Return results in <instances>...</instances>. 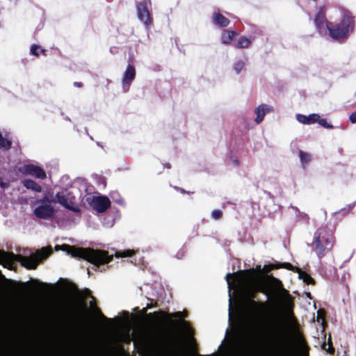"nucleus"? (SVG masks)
Here are the masks:
<instances>
[{
  "instance_id": "nucleus-1",
  "label": "nucleus",
  "mask_w": 356,
  "mask_h": 356,
  "mask_svg": "<svg viewBox=\"0 0 356 356\" xmlns=\"http://www.w3.org/2000/svg\"><path fill=\"white\" fill-rule=\"evenodd\" d=\"M315 24L321 34L328 30L332 38L339 39L345 38L353 31L354 19L350 13L343 11L342 19L335 26H331L325 19L324 8H322L315 17Z\"/></svg>"
},
{
  "instance_id": "nucleus-2",
  "label": "nucleus",
  "mask_w": 356,
  "mask_h": 356,
  "mask_svg": "<svg viewBox=\"0 0 356 356\" xmlns=\"http://www.w3.org/2000/svg\"><path fill=\"white\" fill-rule=\"evenodd\" d=\"M58 247L59 249L66 252L72 257L82 259L97 266L108 264L113 260V255H109L106 250L77 248L67 244H63Z\"/></svg>"
},
{
  "instance_id": "nucleus-3",
  "label": "nucleus",
  "mask_w": 356,
  "mask_h": 356,
  "mask_svg": "<svg viewBox=\"0 0 356 356\" xmlns=\"http://www.w3.org/2000/svg\"><path fill=\"white\" fill-rule=\"evenodd\" d=\"M333 244L332 233L326 228H319L314 234L312 246L319 258L322 257L326 251L331 250Z\"/></svg>"
},
{
  "instance_id": "nucleus-4",
  "label": "nucleus",
  "mask_w": 356,
  "mask_h": 356,
  "mask_svg": "<svg viewBox=\"0 0 356 356\" xmlns=\"http://www.w3.org/2000/svg\"><path fill=\"white\" fill-rule=\"evenodd\" d=\"M165 315L168 316V319L166 320L167 321L172 324L179 325L184 333L191 338V341L195 342V339L193 338L194 330L191 327L188 321L181 319L188 316L187 312L184 311L176 312L174 313H165L164 316Z\"/></svg>"
},
{
  "instance_id": "nucleus-5",
  "label": "nucleus",
  "mask_w": 356,
  "mask_h": 356,
  "mask_svg": "<svg viewBox=\"0 0 356 356\" xmlns=\"http://www.w3.org/2000/svg\"><path fill=\"white\" fill-rule=\"evenodd\" d=\"M50 253L51 251L48 252L46 248H42L29 256L19 255L18 260L21 263V265L26 269L35 270L37 268L40 262L42 259L47 258Z\"/></svg>"
},
{
  "instance_id": "nucleus-6",
  "label": "nucleus",
  "mask_w": 356,
  "mask_h": 356,
  "mask_svg": "<svg viewBox=\"0 0 356 356\" xmlns=\"http://www.w3.org/2000/svg\"><path fill=\"white\" fill-rule=\"evenodd\" d=\"M154 343L159 347L172 348L175 345V338L166 330L159 332L154 338Z\"/></svg>"
},
{
  "instance_id": "nucleus-7",
  "label": "nucleus",
  "mask_w": 356,
  "mask_h": 356,
  "mask_svg": "<svg viewBox=\"0 0 356 356\" xmlns=\"http://www.w3.org/2000/svg\"><path fill=\"white\" fill-rule=\"evenodd\" d=\"M53 202H58L65 209L72 211L75 213L80 212V209L76 205L72 198H69L68 196L63 192H58Z\"/></svg>"
},
{
  "instance_id": "nucleus-8",
  "label": "nucleus",
  "mask_w": 356,
  "mask_h": 356,
  "mask_svg": "<svg viewBox=\"0 0 356 356\" xmlns=\"http://www.w3.org/2000/svg\"><path fill=\"white\" fill-rule=\"evenodd\" d=\"M111 201L106 196H95L90 202V206L97 213H104L111 207Z\"/></svg>"
},
{
  "instance_id": "nucleus-9",
  "label": "nucleus",
  "mask_w": 356,
  "mask_h": 356,
  "mask_svg": "<svg viewBox=\"0 0 356 356\" xmlns=\"http://www.w3.org/2000/svg\"><path fill=\"white\" fill-rule=\"evenodd\" d=\"M19 170L24 175H32L38 179H44L47 177L45 171L33 164L24 165Z\"/></svg>"
},
{
  "instance_id": "nucleus-10",
  "label": "nucleus",
  "mask_w": 356,
  "mask_h": 356,
  "mask_svg": "<svg viewBox=\"0 0 356 356\" xmlns=\"http://www.w3.org/2000/svg\"><path fill=\"white\" fill-rule=\"evenodd\" d=\"M137 15L138 19L147 26L149 27L152 24V18L150 13L147 8V5L140 2L136 5Z\"/></svg>"
},
{
  "instance_id": "nucleus-11",
  "label": "nucleus",
  "mask_w": 356,
  "mask_h": 356,
  "mask_svg": "<svg viewBox=\"0 0 356 356\" xmlns=\"http://www.w3.org/2000/svg\"><path fill=\"white\" fill-rule=\"evenodd\" d=\"M54 208L49 204H42L37 207L34 211V215L40 219H49L55 214Z\"/></svg>"
},
{
  "instance_id": "nucleus-12",
  "label": "nucleus",
  "mask_w": 356,
  "mask_h": 356,
  "mask_svg": "<svg viewBox=\"0 0 356 356\" xmlns=\"http://www.w3.org/2000/svg\"><path fill=\"white\" fill-rule=\"evenodd\" d=\"M274 111V108L272 106L266 104H261L259 105L254 109V114L256 118L254 122L256 124H259L261 123L266 114L270 113Z\"/></svg>"
},
{
  "instance_id": "nucleus-13",
  "label": "nucleus",
  "mask_w": 356,
  "mask_h": 356,
  "mask_svg": "<svg viewBox=\"0 0 356 356\" xmlns=\"http://www.w3.org/2000/svg\"><path fill=\"white\" fill-rule=\"evenodd\" d=\"M136 77V70L134 65L133 59L130 58L128 61L127 67L123 74L122 85L124 86H129L131 83Z\"/></svg>"
},
{
  "instance_id": "nucleus-14",
  "label": "nucleus",
  "mask_w": 356,
  "mask_h": 356,
  "mask_svg": "<svg viewBox=\"0 0 356 356\" xmlns=\"http://www.w3.org/2000/svg\"><path fill=\"white\" fill-rule=\"evenodd\" d=\"M274 268H286L290 270H296L299 274V278L302 280L305 283L309 284H312L314 282L313 279L309 275H307L306 273L302 271L301 270H300L298 268H294L289 263H282V264H278L277 266H275Z\"/></svg>"
},
{
  "instance_id": "nucleus-15",
  "label": "nucleus",
  "mask_w": 356,
  "mask_h": 356,
  "mask_svg": "<svg viewBox=\"0 0 356 356\" xmlns=\"http://www.w3.org/2000/svg\"><path fill=\"white\" fill-rule=\"evenodd\" d=\"M296 118V120L301 124H311L317 122L318 120V114L312 113L309 115L297 114Z\"/></svg>"
},
{
  "instance_id": "nucleus-16",
  "label": "nucleus",
  "mask_w": 356,
  "mask_h": 356,
  "mask_svg": "<svg viewBox=\"0 0 356 356\" xmlns=\"http://www.w3.org/2000/svg\"><path fill=\"white\" fill-rule=\"evenodd\" d=\"M23 185L24 187H26L27 189H31L35 192H41L42 191V187L36 183L35 181L27 179H24L23 181Z\"/></svg>"
},
{
  "instance_id": "nucleus-17",
  "label": "nucleus",
  "mask_w": 356,
  "mask_h": 356,
  "mask_svg": "<svg viewBox=\"0 0 356 356\" xmlns=\"http://www.w3.org/2000/svg\"><path fill=\"white\" fill-rule=\"evenodd\" d=\"M226 163L227 165L232 167H238L239 165V161L238 159V156L236 154L231 152L229 155L227 156Z\"/></svg>"
},
{
  "instance_id": "nucleus-18",
  "label": "nucleus",
  "mask_w": 356,
  "mask_h": 356,
  "mask_svg": "<svg viewBox=\"0 0 356 356\" xmlns=\"http://www.w3.org/2000/svg\"><path fill=\"white\" fill-rule=\"evenodd\" d=\"M252 42V39L245 38V37H241L236 44V47L238 48H248Z\"/></svg>"
},
{
  "instance_id": "nucleus-19",
  "label": "nucleus",
  "mask_w": 356,
  "mask_h": 356,
  "mask_svg": "<svg viewBox=\"0 0 356 356\" xmlns=\"http://www.w3.org/2000/svg\"><path fill=\"white\" fill-rule=\"evenodd\" d=\"M136 254V252L133 250H125L123 251H118L115 252V256L117 258L120 257H131Z\"/></svg>"
},
{
  "instance_id": "nucleus-20",
  "label": "nucleus",
  "mask_w": 356,
  "mask_h": 356,
  "mask_svg": "<svg viewBox=\"0 0 356 356\" xmlns=\"http://www.w3.org/2000/svg\"><path fill=\"white\" fill-rule=\"evenodd\" d=\"M12 145V142L5 138L3 137L2 134L0 133V148H3L4 149H10Z\"/></svg>"
},
{
  "instance_id": "nucleus-21",
  "label": "nucleus",
  "mask_w": 356,
  "mask_h": 356,
  "mask_svg": "<svg viewBox=\"0 0 356 356\" xmlns=\"http://www.w3.org/2000/svg\"><path fill=\"white\" fill-rule=\"evenodd\" d=\"M147 308L145 307L141 310V313L143 314H146L147 318H157L159 315L164 316L165 314V313L162 311L154 312L153 313L147 314Z\"/></svg>"
},
{
  "instance_id": "nucleus-22",
  "label": "nucleus",
  "mask_w": 356,
  "mask_h": 356,
  "mask_svg": "<svg viewBox=\"0 0 356 356\" xmlns=\"http://www.w3.org/2000/svg\"><path fill=\"white\" fill-rule=\"evenodd\" d=\"M245 65V60H240L234 64V70L236 74H239Z\"/></svg>"
},
{
  "instance_id": "nucleus-23",
  "label": "nucleus",
  "mask_w": 356,
  "mask_h": 356,
  "mask_svg": "<svg viewBox=\"0 0 356 356\" xmlns=\"http://www.w3.org/2000/svg\"><path fill=\"white\" fill-rule=\"evenodd\" d=\"M299 157H300L301 163L303 165L307 164L309 163V161H310V156L308 154L303 152L302 151L299 152Z\"/></svg>"
},
{
  "instance_id": "nucleus-24",
  "label": "nucleus",
  "mask_w": 356,
  "mask_h": 356,
  "mask_svg": "<svg viewBox=\"0 0 356 356\" xmlns=\"http://www.w3.org/2000/svg\"><path fill=\"white\" fill-rule=\"evenodd\" d=\"M236 33L234 31H227V34L224 33V43H228L236 35Z\"/></svg>"
},
{
  "instance_id": "nucleus-25",
  "label": "nucleus",
  "mask_w": 356,
  "mask_h": 356,
  "mask_svg": "<svg viewBox=\"0 0 356 356\" xmlns=\"http://www.w3.org/2000/svg\"><path fill=\"white\" fill-rule=\"evenodd\" d=\"M271 284L277 290L282 289V284L280 280L272 277L270 278Z\"/></svg>"
},
{
  "instance_id": "nucleus-26",
  "label": "nucleus",
  "mask_w": 356,
  "mask_h": 356,
  "mask_svg": "<svg viewBox=\"0 0 356 356\" xmlns=\"http://www.w3.org/2000/svg\"><path fill=\"white\" fill-rule=\"evenodd\" d=\"M316 122H318L321 127L327 129H332L333 127L332 125L328 123L325 119L321 118L319 115L318 120Z\"/></svg>"
},
{
  "instance_id": "nucleus-27",
  "label": "nucleus",
  "mask_w": 356,
  "mask_h": 356,
  "mask_svg": "<svg viewBox=\"0 0 356 356\" xmlns=\"http://www.w3.org/2000/svg\"><path fill=\"white\" fill-rule=\"evenodd\" d=\"M40 46H38L37 44H32L31 47L30 51L32 55L38 56L40 55Z\"/></svg>"
},
{
  "instance_id": "nucleus-28",
  "label": "nucleus",
  "mask_w": 356,
  "mask_h": 356,
  "mask_svg": "<svg viewBox=\"0 0 356 356\" xmlns=\"http://www.w3.org/2000/svg\"><path fill=\"white\" fill-rule=\"evenodd\" d=\"M213 21L216 24L222 26V15L220 13H217L213 19Z\"/></svg>"
},
{
  "instance_id": "nucleus-29",
  "label": "nucleus",
  "mask_w": 356,
  "mask_h": 356,
  "mask_svg": "<svg viewBox=\"0 0 356 356\" xmlns=\"http://www.w3.org/2000/svg\"><path fill=\"white\" fill-rule=\"evenodd\" d=\"M198 356H222V341H221L220 344L218 346L217 353H213V354L209 355H199Z\"/></svg>"
},
{
  "instance_id": "nucleus-30",
  "label": "nucleus",
  "mask_w": 356,
  "mask_h": 356,
  "mask_svg": "<svg viewBox=\"0 0 356 356\" xmlns=\"http://www.w3.org/2000/svg\"><path fill=\"white\" fill-rule=\"evenodd\" d=\"M222 211L220 210H214L212 211L211 215L214 219H220L222 216Z\"/></svg>"
},
{
  "instance_id": "nucleus-31",
  "label": "nucleus",
  "mask_w": 356,
  "mask_h": 356,
  "mask_svg": "<svg viewBox=\"0 0 356 356\" xmlns=\"http://www.w3.org/2000/svg\"><path fill=\"white\" fill-rule=\"evenodd\" d=\"M174 188L177 191L181 193V194H192V193H193V192L186 191L185 189L181 188L178 187V186H175Z\"/></svg>"
},
{
  "instance_id": "nucleus-32",
  "label": "nucleus",
  "mask_w": 356,
  "mask_h": 356,
  "mask_svg": "<svg viewBox=\"0 0 356 356\" xmlns=\"http://www.w3.org/2000/svg\"><path fill=\"white\" fill-rule=\"evenodd\" d=\"M96 311L99 316L100 318H102V320L104 321H111V318H108L107 317H106L103 314L102 312H101V310L99 309V308H96Z\"/></svg>"
},
{
  "instance_id": "nucleus-33",
  "label": "nucleus",
  "mask_w": 356,
  "mask_h": 356,
  "mask_svg": "<svg viewBox=\"0 0 356 356\" xmlns=\"http://www.w3.org/2000/svg\"><path fill=\"white\" fill-rule=\"evenodd\" d=\"M349 120L352 123H356V111L350 114Z\"/></svg>"
},
{
  "instance_id": "nucleus-34",
  "label": "nucleus",
  "mask_w": 356,
  "mask_h": 356,
  "mask_svg": "<svg viewBox=\"0 0 356 356\" xmlns=\"http://www.w3.org/2000/svg\"><path fill=\"white\" fill-rule=\"evenodd\" d=\"M38 202L44 203L47 202H53V200H49L47 197L44 196L42 199L38 200Z\"/></svg>"
},
{
  "instance_id": "nucleus-35",
  "label": "nucleus",
  "mask_w": 356,
  "mask_h": 356,
  "mask_svg": "<svg viewBox=\"0 0 356 356\" xmlns=\"http://www.w3.org/2000/svg\"><path fill=\"white\" fill-rule=\"evenodd\" d=\"M328 341H329V343H328V348H327V344L325 343H324L323 345H322V348L324 350H328L329 349H330L332 348V346H331V339H330V337L328 339Z\"/></svg>"
},
{
  "instance_id": "nucleus-36",
  "label": "nucleus",
  "mask_w": 356,
  "mask_h": 356,
  "mask_svg": "<svg viewBox=\"0 0 356 356\" xmlns=\"http://www.w3.org/2000/svg\"><path fill=\"white\" fill-rule=\"evenodd\" d=\"M286 304L287 307H289V309H291L293 305L292 302L290 300V297H289V294L287 295V299L286 300Z\"/></svg>"
},
{
  "instance_id": "nucleus-37",
  "label": "nucleus",
  "mask_w": 356,
  "mask_h": 356,
  "mask_svg": "<svg viewBox=\"0 0 356 356\" xmlns=\"http://www.w3.org/2000/svg\"><path fill=\"white\" fill-rule=\"evenodd\" d=\"M227 334H224V356H227V347H226Z\"/></svg>"
},
{
  "instance_id": "nucleus-38",
  "label": "nucleus",
  "mask_w": 356,
  "mask_h": 356,
  "mask_svg": "<svg viewBox=\"0 0 356 356\" xmlns=\"http://www.w3.org/2000/svg\"><path fill=\"white\" fill-rule=\"evenodd\" d=\"M74 86L77 88H81L83 87V84L81 82L76 81L74 82Z\"/></svg>"
},
{
  "instance_id": "nucleus-39",
  "label": "nucleus",
  "mask_w": 356,
  "mask_h": 356,
  "mask_svg": "<svg viewBox=\"0 0 356 356\" xmlns=\"http://www.w3.org/2000/svg\"><path fill=\"white\" fill-rule=\"evenodd\" d=\"M33 282H34L35 283H36L38 285H40V286H47V284H45V283H44V282H39V281H38V280H33Z\"/></svg>"
},
{
  "instance_id": "nucleus-40",
  "label": "nucleus",
  "mask_w": 356,
  "mask_h": 356,
  "mask_svg": "<svg viewBox=\"0 0 356 356\" xmlns=\"http://www.w3.org/2000/svg\"><path fill=\"white\" fill-rule=\"evenodd\" d=\"M0 186H1L2 188H6V187H8V184H6V183H3V181H0Z\"/></svg>"
},
{
  "instance_id": "nucleus-41",
  "label": "nucleus",
  "mask_w": 356,
  "mask_h": 356,
  "mask_svg": "<svg viewBox=\"0 0 356 356\" xmlns=\"http://www.w3.org/2000/svg\"><path fill=\"white\" fill-rule=\"evenodd\" d=\"M47 50L44 49H40V53H41L42 55L44 56H46L47 55Z\"/></svg>"
},
{
  "instance_id": "nucleus-42",
  "label": "nucleus",
  "mask_w": 356,
  "mask_h": 356,
  "mask_svg": "<svg viewBox=\"0 0 356 356\" xmlns=\"http://www.w3.org/2000/svg\"><path fill=\"white\" fill-rule=\"evenodd\" d=\"M229 23V19L224 17V27L227 26Z\"/></svg>"
},
{
  "instance_id": "nucleus-43",
  "label": "nucleus",
  "mask_w": 356,
  "mask_h": 356,
  "mask_svg": "<svg viewBox=\"0 0 356 356\" xmlns=\"http://www.w3.org/2000/svg\"><path fill=\"white\" fill-rule=\"evenodd\" d=\"M354 206H355V204H350V205H348V210L349 211V210L352 209L354 207Z\"/></svg>"
},
{
  "instance_id": "nucleus-44",
  "label": "nucleus",
  "mask_w": 356,
  "mask_h": 356,
  "mask_svg": "<svg viewBox=\"0 0 356 356\" xmlns=\"http://www.w3.org/2000/svg\"><path fill=\"white\" fill-rule=\"evenodd\" d=\"M300 343H301V346H302V349L303 350L305 349L306 347H305V343L303 341H301Z\"/></svg>"
},
{
  "instance_id": "nucleus-45",
  "label": "nucleus",
  "mask_w": 356,
  "mask_h": 356,
  "mask_svg": "<svg viewBox=\"0 0 356 356\" xmlns=\"http://www.w3.org/2000/svg\"><path fill=\"white\" fill-rule=\"evenodd\" d=\"M229 275H230V274H228V275H227V283H228L229 286L230 285V282H229Z\"/></svg>"
},
{
  "instance_id": "nucleus-46",
  "label": "nucleus",
  "mask_w": 356,
  "mask_h": 356,
  "mask_svg": "<svg viewBox=\"0 0 356 356\" xmlns=\"http://www.w3.org/2000/svg\"><path fill=\"white\" fill-rule=\"evenodd\" d=\"M152 304H147L146 308H147V309H148L152 308Z\"/></svg>"
},
{
  "instance_id": "nucleus-47",
  "label": "nucleus",
  "mask_w": 356,
  "mask_h": 356,
  "mask_svg": "<svg viewBox=\"0 0 356 356\" xmlns=\"http://www.w3.org/2000/svg\"><path fill=\"white\" fill-rule=\"evenodd\" d=\"M90 305L91 306H95V302H90Z\"/></svg>"
},
{
  "instance_id": "nucleus-48",
  "label": "nucleus",
  "mask_w": 356,
  "mask_h": 356,
  "mask_svg": "<svg viewBox=\"0 0 356 356\" xmlns=\"http://www.w3.org/2000/svg\"><path fill=\"white\" fill-rule=\"evenodd\" d=\"M86 292L88 293V294H90V291L89 289H86Z\"/></svg>"
},
{
  "instance_id": "nucleus-49",
  "label": "nucleus",
  "mask_w": 356,
  "mask_h": 356,
  "mask_svg": "<svg viewBox=\"0 0 356 356\" xmlns=\"http://www.w3.org/2000/svg\"><path fill=\"white\" fill-rule=\"evenodd\" d=\"M0 254H5V252H4L3 251H0Z\"/></svg>"
},
{
  "instance_id": "nucleus-50",
  "label": "nucleus",
  "mask_w": 356,
  "mask_h": 356,
  "mask_svg": "<svg viewBox=\"0 0 356 356\" xmlns=\"http://www.w3.org/2000/svg\"><path fill=\"white\" fill-rule=\"evenodd\" d=\"M320 316V311L318 312V317Z\"/></svg>"
},
{
  "instance_id": "nucleus-51",
  "label": "nucleus",
  "mask_w": 356,
  "mask_h": 356,
  "mask_svg": "<svg viewBox=\"0 0 356 356\" xmlns=\"http://www.w3.org/2000/svg\"><path fill=\"white\" fill-rule=\"evenodd\" d=\"M261 309H264V305H261Z\"/></svg>"
},
{
  "instance_id": "nucleus-52",
  "label": "nucleus",
  "mask_w": 356,
  "mask_h": 356,
  "mask_svg": "<svg viewBox=\"0 0 356 356\" xmlns=\"http://www.w3.org/2000/svg\"><path fill=\"white\" fill-rule=\"evenodd\" d=\"M283 356H286V355L285 354V355H283Z\"/></svg>"
}]
</instances>
